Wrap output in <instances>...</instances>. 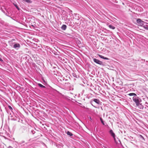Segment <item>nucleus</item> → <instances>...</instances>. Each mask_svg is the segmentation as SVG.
Returning a JSON list of instances; mask_svg holds the SVG:
<instances>
[{
	"label": "nucleus",
	"instance_id": "1",
	"mask_svg": "<svg viewBox=\"0 0 148 148\" xmlns=\"http://www.w3.org/2000/svg\"><path fill=\"white\" fill-rule=\"evenodd\" d=\"M109 133L110 135L113 138L116 144H119L121 143V142L119 139L118 138H115V134L112 130H110L109 131Z\"/></svg>",
	"mask_w": 148,
	"mask_h": 148
},
{
	"label": "nucleus",
	"instance_id": "2",
	"mask_svg": "<svg viewBox=\"0 0 148 148\" xmlns=\"http://www.w3.org/2000/svg\"><path fill=\"white\" fill-rule=\"evenodd\" d=\"M133 100L135 103L136 105L138 104L142 101L141 99L138 97H133Z\"/></svg>",
	"mask_w": 148,
	"mask_h": 148
},
{
	"label": "nucleus",
	"instance_id": "3",
	"mask_svg": "<svg viewBox=\"0 0 148 148\" xmlns=\"http://www.w3.org/2000/svg\"><path fill=\"white\" fill-rule=\"evenodd\" d=\"M136 21L138 24V25L141 26H143V25H144V24L146 23L145 22L141 20L140 18L137 19L136 20Z\"/></svg>",
	"mask_w": 148,
	"mask_h": 148
},
{
	"label": "nucleus",
	"instance_id": "4",
	"mask_svg": "<svg viewBox=\"0 0 148 148\" xmlns=\"http://www.w3.org/2000/svg\"><path fill=\"white\" fill-rule=\"evenodd\" d=\"M20 45L19 44L14 42V45L13 47L16 49H18L20 47Z\"/></svg>",
	"mask_w": 148,
	"mask_h": 148
},
{
	"label": "nucleus",
	"instance_id": "5",
	"mask_svg": "<svg viewBox=\"0 0 148 148\" xmlns=\"http://www.w3.org/2000/svg\"><path fill=\"white\" fill-rule=\"evenodd\" d=\"M93 60L95 62L97 63V64L101 65H102L103 64V62L101 61H100V60L96 59L94 58L93 59Z\"/></svg>",
	"mask_w": 148,
	"mask_h": 148
},
{
	"label": "nucleus",
	"instance_id": "6",
	"mask_svg": "<svg viewBox=\"0 0 148 148\" xmlns=\"http://www.w3.org/2000/svg\"><path fill=\"white\" fill-rule=\"evenodd\" d=\"M93 101H94L98 104H100L101 102L100 101V100L97 99H93V101H91V103H92Z\"/></svg>",
	"mask_w": 148,
	"mask_h": 148
},
{
	"label": "nucleus",
	"instance_id": "7",
	"mask_svg": "<svg viewBox=\"0 0 148 148\" xmlns=\"http://www.w3.org/2000/svg\"><path fill=\"white\" fill-rule=\"evenodd\" d=\"M139 109H143V108L144 106L141 103H140L136 105Z\"/></svg>",
	"mask_w": 148,
	"mask_h": 148
},
{
	"label": "nucleus",
	"instance_id": "8",
	"mask_svg": "<svg viewBox=\"0 0 148 148\" xmlns=\"http://www.w3.org/2000/svg\"><path fill=\"white\" fill-rule=\"evenodd\" d=\"M67 26L65 25H62L61 27V29L64 30H65L66 29V28Z\"/></svg>",
	"mask_w": 148,
	"mask_h": 148
},
{
	"label": "nucleus",
	"instance_id": "9",
	"mask_svg": "<svg viewBox=\"0 0 148 148\" xmlns=\"http://www.w3.org/2000/svg\"><path fill=\"white\" fill-rule=\"evenodd\" d=\"M99 56L100 58H102V59H105V60H109V59L108 58H107V57H105L99 55Z\"/></svg>",
	"mask_w": 148,
	"mask_h": 148
},
{
	"label": "nucleus",
	"instance_id": "10",
	"mask_svg": "<svg viewBox=\"0 0 148 148\" xmlns=\"http://www.w3.org/2000/svg\"><path fill=\"white\" fill-rule=\"evenodd\" d=\"M108 27L110 28L113 29H115V27L112 25H108Z\"/></svg>",
	"mask_w": 148,
	"mask_h": 148
},
{
	"label": "nucleus",
	"instance_id": "11",
	"mask_svg": "<svg viewBox=\"0 0 148 148\" xmlns=\"http://www.w3.org/2000/svg\"><path fill=\"white\" fill-rule=\"evenodd\" d=\"M25 2H26L27 3H32V1L30 0H22Z\"/></svg>",
	"mask_w": 148,
	"mask_h": 148
},
{
	"label": "nucleus",
	"instance_id": "12",
	"mask_svg": "<svg viewBox=\"0 0 148 148\" xmlns=\"http://www.w3.org/2000/svg\"><path fill=\"white\" fill-rule=\"evenodd\" d=\"M38 85L41 88H45V86H44L43 85H42V84H38Z\"/></svg>",
	"mask_w": 148,
	"mask_h": 148
},
{
	"label": "nucleus",
	"instance_id": "13",
	"mask_svg": "<svg viewBox=\"0 0 148 148\" xmlns=\"http://www.w3.org/2000/svg\"><path fill=\"white\" fill-rule=\"evenodd\" d=\"M130 96H136V95L134 93H130L128 94Z\"/></svg>",
	"mask_w": 148,
	"mask_h": 148
},
{
	"label": "nucleus",
	"instance_id": "14",
	"mask_svg": "<svg viewBox=\"0 0 148 148\" xmlns=\"http://www.w3.org/2000/svg\"><path fill=\"white\" fill-rule=\"evenodd\" d=\"M67 134L68 135H69L70 136H72L73 135L69 131L67 132Z\"/></svg>",
	"mask_w": 148,
	"mask_h": 148
},
{
	"label": "nucleus",
	"instance_id": "15",
	"mask_svg": "<svg viewBox=\"0 0 148 148\" xmlns=\"http://www.w3.org/2000/svg\"><path fill=\"white\" fill-rule=\"evenodd\" d=\"M13 4L14 5V6L18 10H19V8H18V7L17 6V5L15 3H13Z\"/></svg>",
	"mask_w": 148,
	"mask_h": 148
},
{
	"label": "nucleus",
	"instance_id": "16",
	"mask_svg": "<svg viewBox=\"0 0 148 148\" xmlns=\"http://www.w3.org/2000/svg\"><path fill=\"white\" fill-rule=\"evenodd\" d=\"M10 45L11 46V47H13V45H14V43H13L11 41H10Z\"/></svg>",
	"mask_w": 148,
	"mask_h": 148
},
{
	"label": "nucleus",
	"instance_id": "17",
	"mask_svg": "<svg viewBox=\"0 0 148 148\" xmlns=\"http://www.w3.org/2000/svg\"><path fill=\"white\" fill-rule=\"evenodd\" d=\"M100 121H101V123H102V124L103 125H104V122H103V120L101 118H100Z\"/></svg>",
	"mask_w": 148,
	"mask_h": 148
},
{
	"label": "nucleus",
	"instance_id": "18",
	"mask_svg": "<svg viewBox=\"0 0 148 148\" xmlns=\"http://www.w3.org/2000/svg\"><path fill=\"white\" fill-rule=\"evenodd\" d=\"M144 28L146 29H147V30H148V27L146 26H145V25H143V26Z\"/></svg>",
	"mask_w": 148,
	"mask_h": 148
},
{
	"label": "nucleus",
	"instance_id": "19",
	"mask_svg": "<svg viewBox=\"0 0 148 148\" xmlns=\"http://www.w3.org/2000/svg\"><path fill=\"white\" fill-rule=\"evenodd\" d=\"M145 105L148 108V103L147 102H145Z\"/></svg>",
	"mask_w": 148,
	"mask_h": 148
},
{
	"label": "nucleus",
	"instance_id": "20",
	"mask_svg": "<svg viewBox=\"0 0 148 148\" xmlns=\"http://www.w3.org/2000/svg\"><path fill=\"white\" fill-rule=\"evenodd\" d=\"M31 132L32 133V134H34V133H35V131H34V130H32L31 131Z\"/></svg>",
	"mask_w": 148,
	"mask_h": 148
},
{
	"label": "nucleus",
	"instance_id": "21",
	"mask_svg": "<svg viewBox=\"0 0 148 148\" xmlns=\"http://www.w3.org/2000/svg\"><path fill=\"white\" fill-rule=\"evenodd\" d=\"M8 108L10 110L12 109V108L10 106H9Z\"/></svg>",
	"mask_w": 148,
	"mask_h": 148
},
{
	"label": "nucleus",
	"instance_id": "22",
	"mask_svg": "<svg viewBox=\"0 0 148 148\" xmlns=\"http://www.w3.org/2000/svg\"><path fill=\"white\" fill-rule=\"evenodd\" d=\"M0 61L2 62L3 61V60L0 58Z\"/></svg>",
	"mask_w": 148,
	"mask_h": 148
},
{
	"label": "nucleus",
	"instance_id": "23",
	"mask_svg": "<svg viewBox=\"0 0 148 148\" xmlns=\"http://www.w3.org/2000/svg\"><path fill=\"white\" fill-rule=\"evenodd\" d=\"M8 148H13L11 146H9L8 147Z\"/></svg>",
	"mask_w": 148,
	"mask_h": 148
},
{
	"label": "nucleus",
	"instance_id": "24",
	"mask_svg": "<svg viewBox=\"0 0 148 148\" xmlns=\"http://www.w3.org/2000/svg\"><path fill=\"white\" fill-rule=\"evenodd\" d=\"M104 147V148H106V147Z\"/></svg>",
	"mask_w": 148,
	"mask_h": 148
}]
</instances>
